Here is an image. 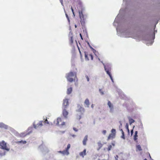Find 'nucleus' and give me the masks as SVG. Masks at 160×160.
Here are the masks:
<instances>
[{"instance_id": "nucleus-27", "label": "nucleus", "mask_w": 160, "mask_h": 160, "mask_svg": "<svg viewBox=\"0 0 160 160\" xmlns=\"http://www.w3.org/2000/svg\"><path fill=\"white\" fill-rule=\"evenodd\" d=\"M126 128L127 129V130H128V131L129 132V130L128 128V123L126 124Z\"/></svg>"}, {"instance_id": "nucleus-13", "label": "nucleus", "mask_w": 160, "mask_h": 160, "mask_svg": "<svg viewBox=\"0 0 160 160\" xmlns=\"http://www.w3.org/2000/svg\"><path fill=\"white\" fill-rule=\"evenodd\" d=\"M68 112L65 109H64L63 111V115L64 116V117L65 118H67V116L68 115Z\"/></svg>"}, {"instance_id": "nucleus-34", "label": "nucleus", "mask_w": 160, "mask_h": 160, "mask_svg": "<svg viewBox=\"0 0 160 160\" xmlns=\"http://www.w3.org/2000/svg\"><path fill=\"white\" fill-rule=\"evenodd\" d=\"M85 58L86 59H87V60H88L89 59L88 58V56L86 54H85Z\"/></svg>"}, {"instance_id": "nucleus-10", "label": "nucleus", "mask_w": 160, "mask_h": 160, "mask_svg": "<svg viewBox=\"0 0 160 160\" xmlns=\"http://www.w3.org/2000/svg\"><path fill=\"white\" fill-rule=\"evenodd\" d=\"M39 149L42 151H47V148L43 145L40 146L39 147Z\"/></svg>"}, {"instance_id": "nucleus-51", "label": "nucleus", "mask_w": 160, "mask_h": 160, "mask_svg": "<svg viewBox=\"0 0 160 160\" xmlns=\"http://www.w3.org/2000/svg\"><path fill=\"white\" fill-rule=\"evenodd\" d=\"M72 13H73V14L74 16V12H73V10L72 11Z\"/></svg>"}, {"instance_id": "nucleus-57", "label": "nucleus", "mask_w": 160, "mask_h": 160, "mask_svg": "<svg viewBox=\"0 0 160 160\" xmlns=\"http://www.w3.org/2000/svg\"><path fill=\"white\" fill-rule=\"evenodd\" d=\"M141 126L142 127V126H143V125H142V122H141Z\"/></svg>"}, {"instance_id": "nucleus-50", "label": "nucleus", "mask_w": 160, "mask_h": 160, "mask_svg": "<svg viewBox=\"0 0 160 160\" xmlns=\"http://www.w3.org/2000/svg\"><path fill=\"white\" fill-rule=\"evenodd\" d=\"M133 130H131V133L132 134V133H133Z\"/></svg>"}, {"instance_id": "nucleus-37", "label": "nucleus", "mask_w": 160, "mask_h": 160, "mask_svg": "<svg viewBox=\"0 0 160 160\" xmlns=\"http://www.w3.org/2000/svg\"><path fill=\"white\" fill-rule=\"evenodd\" d=\"M73 129L75 132H77L78 130V129H77L76 128H73Z\"/></svg>"}, {"instance_id": "nucleus-2", "label": "nucleus", "mask_w": 160, "mask_h": 160, "mask_svg": "<svg viewBox=\"0 0 160 160\" xmlns=\"http://www.w3.org/2000/svg\"><path fill=\"white\" fill-rule=\"evenodd\" d=\"M76 77V74L75 73L70 72L68 73L66 76V78L67 80L71 82H72L74 80H75Z\"/></svg>"}, {"instance_id": "nucleus-44", "label": "nucleus", "mask_w": 160, "mask_h": 160, "mask_svg": "<svg viewBox=\"0 0 160 160\" xmlns=\"http://www.w3.org/2000/svg\"><path fill=\"white\" fill-rule=\"evenodd\" d=\"M60 2L62 4H63V0H59Z\"/></svg>"}, {"instance_id": "nucleus-48", "label": "nucleus", "mask_w": 160, "mask_h": 160, "mask_svg": "<svg viewBox=\"0 0 160 160\" xmlns=\"http://www.w3.org/2000/svg\"><path fill=\"white\" fill-rule=\"evenodd\" d=\"M152 42H151V43H150V45H151V44H152ZM147 45H149V44L148 43H147Z\"/></svg>"}, {"instance_id": "nucleus-35", "label": "nucleus", "mask_w": 160, "mask_h": 160, "mask_svg": "<svg viewBox=\"0 0 160 160\" xmlns=\"http://www.w3.org/2000/svg\"><path fill=\"white\" fill-rule=\"evenodd\" d=\"M89 56L90 57L91 60H92L93 59V57L92 55L91 54H90L89 55Z\"/></svg>"}, {"instance_id": "nucleus-28", "label": "nucleus", "mask_w": 160, "mask_h": 160, "mask_svg": "<svg viewBox=\"0 0 160 160\" xmlns=\"http://www.w3.org/2000/svg\"><path fill=\"white\" fill-rule=\"evenodd\" d=\"M44 122L45 123H47V124H49V122L48 121L47 119L45 120Z\"/></svg>"}, {"instance_id": "nucleus-33", "label": "nucleus", "mask_w": 160, "mask_h": 160, "mask_svg": "<svg viewBox=\"0 0 160 160\" xmlns=\"http://www.w3.org/2000/svg\"><path fill=\"white\" fill-rule=\"evenodd\" d=\"M85 77H86V78L87 79V81L88 82L89 81V77H88V76H86Z\"/></svg>"}, {"instance_id": "nucleus-61", "label": "nucleus", "mask_w": 160, "mask_h": 160, "mask_svg": "<svg viewBox=\"0 0 160 160\" xmlns=\"http://www.w3.org/2000/svg\"><path fill=\"white\" fill-rule=\"evenodd\" d=\"M71 9H72V10H73L72 8H71Z\"/></svg>"}, {"instance_id": "nucleus-22", "label": "nucleus", "mask_w": 160, "mask_h": 160, "mask_svg": "<svg viewBox=\"0 0 160 160\" xmlns=\"http://www.w3.org/2000/svg\"><path fill=\"white\" fill-rule=\"evenodd\" d=\"M137 148L139 151H140L142 150L141 148L140 145H138L137 146Z\"/></svg>"}, {"instance_id": "nucleus-43", "label": "nucleus", "mask_w": 160, "mask_h": 160, "mask_svg": "<svg viewBox=\"0 0 160 160\" xmlns=\"http://www.w3.org/2000/svg\"><path fill=\"white\" fill-rule=\"evenodd\" d=\"M77 119H80L81 118V116L80 115L78 117H77Z\"/></svg>"}, {"instance_id": "nucleus-31", "label": "nucleus", "mask_w": 160, "mask_h": 160, "mask_svg": "<svg viewBox=\"0 0 160 160\" xmlns=\"http://www.w3.org/2000/svg\"><path fill=\"white\" fill-rule=\"evenodd\" d=\"M99 92L102 95H103L104 94V92L102 91L101 89H99Z\"/></svg>"}, {"instance_id": "nucleus-7", "label": "nucleus", "mask_w": 160, "mask_h": 160, "mask_svg": "<svg viewBox=\"0 0 160 160\" xmlns=\"http://www.w3.org/2000/svg\"><path fill=\"white\" fill-rule=\"evenodd\" d=\"M57 152L62 154L63 155L68 156L69 154V152H68L65 149L63 151H58Z\"/></svg>"}, {"instance_id": "nucleus-5", "label": "nucleus", "mask_w": 160, "mask_h": 160, "mask_svg": "<svg viewBox=\"0 0 160 160\" xmlns=\"http://www.w3.org/2000/svg\"><path fill=\"white\" fill-rule=\"evenodd\" d=\"M6 143L3 141L0 142V148L6 150L7 151H9V149L7 148Z\"/></svg>"}, {"instance_id": "nucleus-54", "label": "nucleus", "mask_w": 160, "mask_h": 160, "mask_svg": "<svg viewBox=\"0 0 160 160\" xmlns=\"http://www.w3.org/2000/svg\"><path fill=\"white\" fill-rule=\"evenodd\" d=\"M119 122L120 123V126H122V123L121 122Z\"/></svg>"}, {"instance_id": "nucleus-12", "label": "nucleus", "mask_w": 160, "mask_h": 160, "mask_svg": "<svg viewBox=\"0 0 160 160\" xmlns=\"http://www.w3.org/2000/svg\"><path fill=\"white\" fill-rule=\"evenodd\" d=\"M88 135H86L83 139V144L84 145H86V142L88 140Z\"/></svg>"}, {"instance_id": "nucleus-19", "label": "nucleus", "mask_w": 160, "mask_h": 160, "mask_svg": "<svg viewBox=\"0 0 160 160\" xmlns=\"http://www.w3.org/2000/svg\"><path fill=\"white\" fill-rule=\"evenodd\" d=\"M103 63V65L104 66L105 70L106 71L107 73L109 75V76L111 75L110 73L109 72V71L108 70H107L106 68V66H105L104 64Z\"/></svg>"}, {"instance_id": "nucleus-16", "label": "nucleus", "mask_w": 160, "mask_h": 160, "mask_svg": "<svg viewBox=\"0 0 160 160\" xmlns=\"http://www.w3.org/2000/svg\"><path fill=\"white\" fill-rule=\"evenodd\" d=\"M84 104L86 105L87 107H89V100L87 98L85 99L84 102Z\"/></svg>"}, {"instance_id": "nucleus-62", "label": "nucleus", "mask_w": 160, "mask_h": 160, "mask_svg": "<svg viewBox=\"0 0 160 160\" xmlns=\"http://www.w3.org/2000/svg\"><path fill=\"white\" fill-rule=\"evenodd\" d=\"M98 59L99 60V61L100 60L99 58H98Z\"/></svg>"}, {"instance_id": "nucleus-30", "label": "nucleus", "mask_w": 160, "mask_h": 160, "mask_svg": "<svg viewBox=\"0 0 160 160\" xmlns=\"http://www.w3.org/2000/svg\"><path fill=\"white\" fill-rule=\"evenodd\" d=\"M26 135V134H25L24 133H22L21 134V136L22 137H24Z\"/></svg>"}, {"instance_id": "nucleus-24", "label": "nucleus", "mask_w": 160, "mask_h": 160, "mask_svg": "<svg viewBox=\"0 0 160 160\" xmlns=\"http://www.w3.org/2000/svg\"><path fill=\"white\" fill-rule=\"evenodd\" d=\"M5 154V152H0V157H2Z\"/></svg>"}, {"instance_id": "nucleus-41", "label": "nucleus", "mask_w": 160, "mask_h": 160, "mask_svg": "<svg viewBox=\"0 0 160 160\" xmlns=\"http://www.w3.org/2000/svg\"><path fill=\"white\" fill-rule=\"evenodd\" d=\"M93 52L95 53V55H96L95 54V52H96V50H95L94 49H92V50Z\"/></svg>"}, {"instance_id": "nucleus-40", "label": "nucleus", "mask_w": 160, "mask_h": 160, "mask_svg": "<svg viewBox=\"0 0 160 160\" xmlns=\"http://www.w3.org/2000/svg\"><path fill=\"white\" fill-rule=\"evenodd\" d=\"M121 138H123V139H125V137H124V134L122 135Z\"/></svg>"}, {"instance_id": "nucleus-23", "label": "nucleus", "mask_w": 160, "mask_h": 160, "mask_svg": "<svg viewBox=\"0 0 160 160\" xmlns=\"http://www.w3.org/2000/svg\"><path fill=\"white\" fill-rule=\"evenodd\" d=\"M18 143H22L23 144H25L26 143V141H18L17 142Z\"/></svg>"}, {"instance_id": "nucleus-52", "label": "nucleus", "mask_w": 160, "mask_h": 160, "mask_svg": "<svg viewBox=\"0 0 160 160\" xmlns=\"http://www.w3.org/2000/svg\"><path fill=\"white\" fill-rule=\"evenodd\" d=\"M112 146H115V144L114 143H112Z\"/></svg>"}, {"instance_id": "nucleus-42", "label": "nucleus", "mask_w": 160, "mask_h": 160, "mask_svg": "<svg viewBox=\"0 0 160 160\" xmlns=\"http://www.w3.org/2000/svg\"><path fill=\"white\" fill-rule=\"evenodd\" d=\"M117 24V23L116 22V21H115L114 22L113 25L114 26H116Z\"/></svg>"}, {"instance_id": "nucleus-47", "label": "nucleus", "mask_w": 160, "mask_h": 160, "mask_svg": "<svg viewBox=\"0 0 160 160\" xmlns=\"http://www.w3.org/2000/svg\"><path fill=\"white\" fill-rule=\"evenodd\" d=\"M94 105L93 104H92V105H91V107L92 108H93V107H94Z\"/></svg>"}, {"instance_id": "nucleus-64", "label": "nucleus", "mask_w": 160, "mask_h": 160, "mask_svg": "<svg viewBox=\"0 0 160 160\" xmlns=\"http://www.w3.org/2000/svg\"><path fill=\"white\" fill-rule=\"evenodd\" d=\"M120 130L122 132V129H121Z\"/></svg>"}, {"instance_id": "nucleus-56", "label": "nucleus", "mask_w": 160, "mask_h": 160, "mask_svg": "<svg viewBox=\"0 0 160 160\" xmlns=\"http://www.w3.org/2000/svg\"><path fill=\"white\" fill-rule=\"evenodd\" d=\"M117 33L118 34H119V32H118V29L117 28Z\"/></svg>"}, {"instance_id": "nucleus-29", "label": "nucleus", "mask_w": 160, "mask_h": 160, "mask_svg": "<svg viewBox=\"0 0 160 160\" xmlns=\"http://www.w3.org/2000/svg\"><path fill=\"white\" fill-rule=\"evenodd\" d=\"M102 133L104 135H105L107 133V131L106 130H103L102 131Z\"/></svg>"}, {"instance_id": "nucleus-3", "label": "nucleus", "mask_w": 160, "mask_h": 160, "mask_svg": "<svg viewBox=\"0 0 160 160\" xmlns=\"http://www.w3.org/2000/svg\"><path fill=\"white\" fill-rule=\"evenodd\" d=\"M54 123L55 124L58 125L63 126L65 124V122H62L61 118H58L56 120L54 121Z\"/></svg>"}, {"instance_id": "nucleus-1", "label": "nucleus", "mask_w": 160, "mask_h": 160, "mask_svg": "<svg viewBox=\"0 0 160 160\" xmlns=\"http://www.w3.org/2000/svg\"><path fill=\"white\" fill-rule=\"evenodd\" d=\"M134 32L130 30H127L124 32H122L120 35V36L122 37H125L126 38L132 37L134 38L133 36Z\"/></svg>"}, {"instance_id": "nucleus-55", "label": "nucleus", "mask_w": 160, "mask_h": 160, "mask_svg": "<svg viewBox=\"0 0 160 160\" xmlns=\"http://www.w3.org/2000/svg\"><path fill=\"white\" fill-rule=\"evenodd\" d=\"M122 135L124 134V132H123V130H122Z\"/></svg>"}, {"instance_id": "nucleus-39", "label": "nucleus", "mask_w": 160, "mask_h": 160, "mask_svg": "<svg viewBox=\"0 0 160 160\" xmlns=\"http://www.w3.org/2000/svg\"><path fill=\"white\" fill-rule=\"evenodd\" d=\"M109 76V77H110V78L112 80V82H113V79H112V76H111V75H110V76Z\"/></svg>"}, {"instance_id": "nucleus-11", "label": "nucleus", "mask_w": 160, "mask_h": 160, "mask_svg": "<svg viewBox=\"0 0 160 160\" xmlns=\"http://www.w3.org/2000/svg\"><path fill=\"white\" fill-rule=\"evenodd\" d=\"M68 100L67 99H65L63 100V106H66L69 105Z\"/></svg>"}, {"instance_id": "nucleus-6", "label": "nucleus", "mask_w": 160, "mask_h": 160, "mask_svg": "<svg viewBox=\"0 0 160 160\" xmlns=\"http://www.w3.org/2000/svg\"><path fill=\"white\" fill-rule=\"evenodd\" d=\"M43 121H39L38 123L36 124H35V122L33 123V126L34 128L36 129L39 127H41L42 126V122Z\"/></svg>"}, {"instance_id": "nucleus-59", "label": "nucleus", "mask_w": 160, "mask_h": 160, "mask_svg": "<svg viewBox=\"0 0 160 160\" xmlns=\"http://www.w3.org/2000/svg\"><path fill=\"white\" fill-rule=\"evenodd\" d=\"M88 44L89 45V46H90V44H89V42H88Z\"/></svg>"}, {"instance_id": "nucleus-21", "label": "nucleus", "mask_w": 160, "mask_h": 160, "mask_svg": "<svg viewBox=\"0 0 160 160\" xmlns=\"http://www.w3.org/2000/svg\"><path fill=\"white\" fill-rule=\"evenodd\" d=\"M71 147V145L70 144H68L67 148L65 149L66 151H67L68 152H69V150L70 149Z\"/></svg>"}, {"instance_id": "nucleus-15", "label": "nucleus", "mask_w": 160, "mask_h": 160, "mask_svg": "<svg viewBox=\"0 0 160 160\" xmlns=\"http://www.w3.org/2000/svg\"><path fill=\"white\" fill-rule=\"evenodd\" d=\"M72 89L71 87L68 88L67 89V93L68 94H71L72 92Z\"/></svg>"}, {"instance_id": "nucleus-49", "label": "nucleus", "mask_w": 160, "mask_h": 160, "mask_svg": "<svg viewBox=\"0 0 160 160\" xmlns=\"http://www.w3.org/2000/svg\"><path fill=\"white\" fill-rule=\"evenodd\" d=\"M89 46L92 50L93 49V48L91 46Z\"/></svg>"}, {"instance_id": "nucleus-4", "label": "nucleus", "mask_w": 160, "mask_h": 160, "mask_svg": "<svg viewBox=\"0 0 160 160\" xmlns=\"http://www.w3.org/2000/svg\"><path fill=\"white\" fill-rule=\"evenodd\" d=\"M111 133L110 134L108 138V140L110 139H112L115 137L116 135V130L114 129H112L111 131Z\"/></svg>"}, {"instance_id": "nucleus-36", "label": "nucleus", "mask_w": 160, "mask_h": 160, "mask_svg": "<svg viewBox=\"0 0 160 160\" xmlns=\"http://www.w3.org/2000/svg\"><path fill=\"white\" fill-rule=\"evenodd\" d=\"M66 14V17H67V18L68 19V21H69V22L70 20H69V18H68V15H67V13H66V14Z\"/></svg>"}, {"instance_id": "nucleus-20", "label": "nucleus", "mask_w": 160, "mask_h": 160, "mask_svg": "<svg viewBox=\"0 0 160 160\" xmlns=\"http://www.w3.org/2000/svg\"><path fill=\"white\" fill-rule=\"evenodd\" d=\"M79 16L81 18H83V15L82 14V11H79Z\"/></svg>"}, {"instance_id": "nucleus-38", "label": "nucleus", "mask_w": 160, "mask_h": 160, "mask_svg": "<svg viewBox=\"0 0 160 160\" xmlns=\"http://www.w3.org/2000/svg\"><path fill=\"white\" fill-rule=\"evenodd\" d=\"M109 76V77H110V78L112 80V82H113V79H112V76H111V75H110V76Z\"/></svg>"}, {"instance_id": "nucleus-14", "label": "nucleus", "mask_w": 160, "mask_h": 160, "mask_svg": "<svg viewBox=\"0 0 160 160\" xmlns=\"http://www.w3.org/2000/svg\"><path fill=\"white\" fill-rule=\"evenodd\" d=\"M86 149H84L83 151L82 152H81L79 153V155L80 156H82V157H83L84 156H85L86 154Z\"/></svg>"}, {"instance_id": "nucleus-58", "label": "nucleus", "mask_w": 160, "mask_h": 160, "mask_svg": "<svg viewBox=\"0 0 160 160\" xmlns=\"http://www.w3.org/2000/svg\"><path fill=\"white\" fill-rule=\"evenodd\" d=\"M80 36H81V38H82V36H81V34H80Z\"/></svg>"}, {"instance_id": "nucleus-60", "label": "nucleus", "mask_w": 160, "mask_h": 160, "mask_svg": "<svg viewBox=\"0 0 160 160\" xmlns=\"http://www.w3.org/2000/svg\"><path fill=\"white\" fill-rule=\"evenodd\" d=\"M75 28H76V27H77V26H76V25H75Z\"/></svg>"}, {"instance_id": "nucleus-8", "label": "nucleus", "mask_w": 160, "mask_h": 160, "mask_svg": "<svg viewBox=\"0 0 160 160\" xmlns=\"http://www.w3.org/2000/svg\"><path fill=\"white\" fill-rule=\"evenodd\" d=\"M78 109L77 111L79 112L78 114L80 115L84 112V109L80 106H78Z\"/></svg>"}, {"instance_id": "nucleus-45", "label": "nucleus", "mask_w": 160, "mask_h": 160, "mask_svg": "<svg viewBox=\"0 0 160 160\" xmlns=\"http://www.w3.org/2000/svg\"><path fill=\"white\" fill-rule=\"evenodd\" d=\"M115 159L116 160V159H118V155H116V156L115 157Z\"/></svg>"}, {"instance_id": "nucleus-17", "label": "nucleus", "mask_w": 160, "mask_h": 160, "mask_svg": "<svg viewBox=\"0 0 160 160\" xmlns=\"http://www.w3.org/2000/svg\"><path fill=\"white\" fill-rule=\"evenodd\" d=\"M0 128L7 129L8 128V126L0 122Z\"/></svg>"}, {"instance_id": "nucleus-46", "label": "nucleus", "mask_w": 160, "mask_h": 160, "mask_svg": "<svg viewBox=\"0 0 160 160\" xmlns=\"http://www.w3.org/2000/svg\"><path fill=\"white\" fill-rule=\"evenodd\" d=\"M138 134V131H136L135 132V135H137Z\"/></svg>"}, {"instance_id": "nucleus-26", "label": "nucleus", "mask_w": 160, "mask_h": 160, "mask_svg": "<svg viewBox=\"0 0 160 160\" xmlns=\"http://www.w3.org/2000/svg\"><path fill=\"white\" fill-rule=\"evenodd\" d=\"M112 148V146L111 145H109L108 147V151H110L111 150Z\"/></svg>"}, {"instance_id": "nucleus-9", "label": "nucleus", "mask_w": 160, "mask_h": 160, "mask_svg": "<svg viewBox=\"0 0 160 160\" xmlns=\"http://www.w3.org/2000/svg\"><path fill=\"white\" fill-rule=\"evenodd\" d=\"M107 104L110 110V111H112L113 109V107L112 104L110 101H108Z\"/></svg>"}, {"instance_id": "nucleus-32", "label": "nucleus", "mask_w": 160, "mask_h": 160, "mask_svg": "<svg viewBox=\"0 0 160 160\" xmlns=\"http://www.w3.org/2000/svg\"><path fill=\"white\" fill-rule=\"evenodd\" d=\"M138 135H134V140H136L137 139Z\"/></svg>"}, {"instance_id": "nucleus-63", "label": "nucleus", "mask_w": 160, "mask_h": 160, "mask_svg": "<svg viewBox=\"0 0 160 160\" xmlns=\"http://www.w3.org/2000/svg\"><path fill=\"white\" fill-rule=\"evenodd\" d=\"M144 160H147V159H145Z\"/></svg>"}, {"instance_id": "nucleus-25", "label": "nucleus", "mask_w": 160, "mask_h": 160, "mask_svg": "<svg viewBox=\"0 0 160 160\" xmlns=\"http://www.w3.org/2000/svg\"><path fill=\"white\" fill-rule=\"evenodd\" d=\"M98 146H99V148H101L102 147V144L100 142H99L98 143Z\"/></svg>"}, {"instance_id": "nucleus-18", "label": "nucleus", "mask_w": 160, "mask_h": 160, "mask_svg": "<svg viewBox=\"0 0 160 160\" xmlns=\"http://www.w3.org/2000/svg\"><path fill=\"white\" fill-rule=\"evenodd\" d=\"M128 120L130 125H131L132 123L135 122V120L130 118H128Z\"/></svg>"}, {"instance_id": "nucleus-53", "label": "nucleus", "mask_w": 160, "mask_h": 160, "mask_svg": "<svg viewBox=\"0 0 160 160\" xmlns=\"http://www.w3.org/2000/svg\"><path fill=\"white\" fill-rule=\"evenodd\" d=\"M72 136L73 137H75V135H72Z\"/></svg>"}]
</instances>
